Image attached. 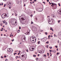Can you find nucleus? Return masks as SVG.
I'll list each match as a JSON object with an SVG mask.
<instances>
[{"instance_id": "obj_34", "label": "nucleus", "mask_w": 61, "mask_h": 61, "mask_svg": "<svg viewBox=\"0 0 61 61\" xmlns=\"http://www.w3.org/2000/svg\"><path fill=\"white\" fill-rule=\"evenodd\" d=\"M49 48L50 49H52V47H50Z\"/></svg>"}, {"instance_id": "obj_40", "label": "nucleus", "mask_w": 61, "mask_h": 61, "mask_svg": "<svg viewBox=\"0 0 61 61\" xmlns=\"http://www.w3.org/2000/svg\"><path fill=\"white\" fill-rule=\"evenodd\" d=\"M46 44H47V43L48 44L49 43V42H48V41H47L46 42Z\"/></svg>"}, {"instance_id": "obj_57", "label": "nucleus", "mask_w": 61, "mask_h": 61, "mask_svg": "<svg viewBox=\"0 0 61 61\" xmlns=\"http://www.w3.org/2000/svg\"><path fill=\"white\" fill-rule=\"evenodd\" d=\"M7 5H8V6H9V5H10L9 4H7Z\"/></svg>"}, {"instance_id": "obj_9", "label": "nucleus", "mask_w": 61, "mask_h": 61, "mask_svg": "<svg viewBox=\"0 0 61 61\" xmlns=\"http://www.w3.org/2000/svg\"><path fill=\"white\" fill-rule=\"evenodd\" d=\"M33 28H34V29H35L34 30L36 31V30H37V29L36 28V27L33 26Z\"/></svg>"}, {"instance_id": "obj_31", "label": "nucleus", "mask_w": 61, "mask_h": 61, "mask_svg": "<svg viewBox=\"0 0 61 61\" xmlns=\"http://www.w3.org/2000/svg\"><path fill=\"white\" fill-rule=\"evenodd\" d=\"M38 9L39 10L38 11H40V8H38Z\"/></svg>"}, {"instance_id": "obj_6", "label": "nucleus", "mask_w": 61, "mask_h": 61, "mask_svg": "<svg viewBox=\"0 0 61 61\" xmlns=\"http://www.w3.org/2000/svg\"><path fill=\"white\" fill-rule=\"evenodd\" d=\"M30 50L31 51H33L35 50V48H33L32 47H30Z\"/></svg>"}, {"instance_id": "obj_61", "label": "nucleus", "mask_w": 61, "mask_h": 61, "mask_svg": "<svg viewBox=\"0 0 61 61\" xmlns=\"http://www.w3.org/2000/svg\"><path fill=\"white\" fill-rule=\"evenodd\" d=\"M4 1H6L7 0H3Z\"/></svg>"}, {"instance_id": "obj_17", "label": "nucleus", "mask_w": 61, "mask_h": 61, "mask_svg": "<svg viewBox=\"0 0 61 61\" xmlns=\"http://www.w3.org/2000/svg\"><path fill=\"white\" fill-rule=\"evenodd\" d=\"M23 39L24 40H25H25H26V38H25V37H24Z\"/></svg>"}, {"instance_id": "obj_10", "label": "nucleus", "mask_w": 61, "mask_h": 61, "mask_svg": "<svg viewBox=\"0 0 61 61\" xmlns=\"http://www.w3.org/2000/svg\"><path fill=\"white\" fill-rule=\"evenodd\" d=\"M15 24H14V25H15H15H17V24H16L17 23V20L15 21Z\"/></svg>"}, {"instance_id": "obj_27", "label": "nucleus", "mask_w": 61, "mask_h": 61, "mask_svg": "<svg viewBox=\"0 0 61 61\" xmlns=\"http://www.w3.org/2000/svg\"><path fill=\"white\" fill-rule=\"evenodd\" d=\"M17 58H19V57H18V56H16V59H17Z\"/></svg>"}, {"instance_id": "obj_50", "label": "nucleus", "mask_w": 61, "mask_h": 61, "mask_svg": "<svg viewBox=\"0 0 61 61\" xmlns=\"http://www.w3.org/2000/svg\"><path fill=\"white\" fill-rule=\"evenodd\" d=\"M55 17V15H53V17Z\"/></svg>"}, {"instance_id": "obj_63", "label": "nucleus", "mask_w": 61, "mask_h": 61, "mask_svg": "<svg viewBox=\"0 0 61 61\" xmlns=\"http://www.w3.org/2000/svg\"><path fill=\"white\" fill-rule=\"evenodd\" d=\"M58 48H57V51H58Z\"/></svg>"}, {"instance_id": "obj_59", "label": "nucleus", "mask_w": 61, "mask_h": 61, "mask_svg": "<svg viewBox=\"0 0 61 61\" xmlns=\"http://www.w3.org/2000/svg\"><path fill=\"white\" fill-rule=\"evenodd\" d=\"M47 1L48 2H49V0H47Z\"/></svg>"}, {"instance_id": "obj_60", "label": "nucleus", "mask_w": 61, "mask_h": 61, "mask_svg": "<svg viewBox=\"0 0 61 61\" xmlns=\"http://www.w3.org/2000/svg\"><path fill=\"white\" fill-rule=\"evenodd\" d=\"M59 40H58V43H59Z\"/></svg>"}, {"instance_id": "obj_32", "label": "nucleus", "mask_w": 61, "mask_h": 61, "mask_svg": "<svg viewBox=\"0 0 61 61\" xmlns=\"http://www.w3.org/2000/svg\"><path fill=\"white\" fill-rule=\"evenodd\" d=\"M60 54V53L59 52V53L57 52V54L58 55V54Z\"/></svg>"}, {"instance_id": "obj_58", "label": "nucleus", "mask_w": 61, "mask_h": 61, "mask_svg": "<svg viewBox=\"0 0 61 61\" xmlns=\"http://www.w3.org/2000/svg\"><path fill=\"white\" fill-rule=\"evenodd\" d=\"M1 4H2V5H3V3H1Z\"/></svg>"}, {"instance_id": "obj_62", "label": "nucleus", "mask_w": 61, "mask_h": 61, "mask_svg": "<svg viewBox=\"0 0 61 61\" xmlns=\"http://www.w3.org/2000/svg\"><path fill=\"white\" fill-rule=\"evenodd\" d=\"M52 2H51V3H50V5H51V4H52Z\"/></svg>"}, {"instance_id": "obj_18", "label": "nucleus", "mask_w": 61, "mask_h": 61, "mask_svg": "<svg viewBox=\"0 0 61 61\" xmlns=\"http://www.w3.org/2000/svg\"><path fill=\"white\" fill-rule=\"evenodd\" d=\"M24 58L23 59V61H25V59H26V58L25 57H24Z\"/></svg>"}, {"instance_id": "obj_20", "label": "nucleus", "mask_w": 61, "mask_h": 61, "mask_svg": "<svg viewBox=\"0 0 61 61\" xmlns=\"http://www.w3.org/2000/svg\"><path fill=\"white\" fill-rule=\"evenodd\" d=\"M50 30H52V31H53V29H52L51 27H50Z\"/></svg>"}, {"instance_id": "obj_11", "label": "nucleus", "mask_w": 61, "mask_h": 61, "mask_svg": "<svg viewBox=\"0 0 61 61\" xmlns=\"http://www.w3.org/2000/svg\"><path fill=\"white\" fill-rule=\"evenodd\" d=\"M42 41H46V40L45 39V38H44L43 39H42L41 40Z\"/></svg>"}, {"instance_id": "obj_14", "label": "nucleus", "mask_w": 61, "mask_h": 61, "mask_svg": "<svg viewBox=\"0 0 61 61\" xmlns=\"http://www.w3.org/2000/svg\"><path fill=\"white\" fill-rule=\"evenodd\" d=\"M23 18H21V23H22V24H23Z\"/></svg>"}, {"instance_id": "obj_35", "label": "nucleus", "mask_w": 61, "mask_h": 61, "mask_svg": "<svg viewBox=\"0 0 61 61\" xmlns=\"http://www.w3.org/2000/svg\"><path fill=\"white\" fill-rule=\"evenodd\" d=\"M58 5H59V6H60V3H58Z\"/></svg>"}, {"instance_id": "obj_24", "label": "nucleus", "mask_w": 61, "mask_h": 61, "mask_svg": "<svg viewBox=\"0 0 61 61\" xmlns=\"http://www.w3.org/2000/svg\"><path fill=\"white\" fill-rule=\"evenodd\" d=\"M61 21V20H58V23H60V22Z\"/></svg>"}, {"instance_id": "obj_23", "label": "nucleus", "mask_w": 61, "mask_h": 61, "mask_svg": "<svg viewBox=\"0 0 61 61\" xmlns=\"http://www.w3.org/2000/svg\"><path fill=\"white\" fill-rule=\"evenodd\" d=\"M3 23H0V25H1V26H2V25H3Z\"/></svg>"}, {"instance_id": "obj_38", "label": "nucleus", "mask_w": 61, "mask_h": 61, "mask_svg": "<svg viewBox=\"0 0 61 61\" xmlns=\"http://www.w3.org/2000/svg\"><path fill=\"white\" fill-rule=\"evenodd\" d=\"M4 57H5V58L6 57V55H5L4 56Z\"/></svg>"}, {"instance_id": "obj_44", "label": "nucleus", "mask_w": 61, "mask_h": 61, "mask_svg": "<svg viewBox=\"0 0 61 61\" xmlns=\"http://www.w3.org/2000/svg\"><path fill=\"white\" fill-rule=\"evenodd\" d=\"M55 47H56V48H57L58 47L57 46H55Z\"/></svg>"}, {"instance_id": "obj_19", "label": "nucleus", "mask_w": 61, "mask_h": 61, "mask_svg": "<svg viewBox=\"0 0 61 61\" xmlns=\"http://www.w3.org/2000/svg\"><path fill=\"white\" fill-rule=\"evenodd\" d=\"M56 52V51L55 50H54V51H52V52H53V53H55Z\"/></svg>"}, {"instance_id": "obj_36", "label": "nucleus", "mask_w": 61, "mask_h": 61, "mask_svg": "<svg viewBox=\"0 0 61 61\" xmlns=\"http://www.w3.org/2000/svg\"><path fill=\"white\" fill-rule=\"evenodd\" d=\"M47 55H48V56H49V53H47Z\"/></svg>"}, {"instance_id": "obj_5", "label": "nucleus", "mask_w": 61, "mask_h": 61, "mask_svg": "<svg viewBox=\"0 0 61 61\" xmlns=\"http://www.w3.org/2000/svg\"><path fill=\"white\" fill-rule=\"evenodd\" d=\"M7 51L9 52H13V50L12 49H10L9 48H8Z\"/></svg>"}, {"instance_id": "obj_33", "label": "nucleus", "mask_w": 61, "mask_h": 61, "mask_svg": "<svg viewBox=\"0 0 61 61\" xmlns=\"http://www.w3.org/2000/svg\"><path fill=\"white\" fill-rule=\"evenodd\" d=\"M45 34H46V35H47V32H45Z\"/></svg>"}, {"instance_id": "obj_22", "label": "nucleus", "mask_w": 61, "mask_h": 61, "mask_svg": "<svg viewBox=\"0 0 61 61\" xmlns=\"http://www.w3.org/2000/svg\"><path fill=\"white\" fill-rule=\"evenodd\" d=\"M6 22V21H3V24H5V23Z\"/></svg>"}, {"instance_id": "obj_41", "label": "nucleus", "mask_w": 61, "mask_h": 61, "mask_svg": "<svg viewBox=\"0 0 61 61\" xmlns=\"http://www.w3.org/2000/svg\"><path fill=\"white\" fill-rule=\"evenodd\" d=\"M19 29H20L21 28V27H20V26L19 27Z\"/></svg>"}, {"instance_id": "obj_21", "label": "nucleus", "mask_w": 61, "mask_h": 61, "mask_svg": "<svg viewBox=\"0 0 61 61\" xmlns=\"http://www.w3.org/2000/svg\"><path fill=\"white\" fill-rule=\"evenodd\" d=\"M10 37H11V36H13V35L11 34L10 35Z\"/></svg>"}, {"instance_id": "obj_1", "label": "nucleus", "mask_w": 61, "mask_h": 61, "mask_svg": "<svg viewBox=\"0 0 61 61\" xmlns=\"http://www.w3.org/2000/svg\"><path fill=\"white\" fill-rule=\"evenodd\" d=\"M53 20L52 18H51L49 19L48 21V22L49 24H51L53 23Z\"/></svg>"}, {"instance_id": "obj_56", "label": "nucleus", "mask_w": 61, "mask_h": 61, "mask_svg": "<svg viewBox=\"0 0 61 61\" xmlns=\"http://www.w3.org/2000/svg\"><path fill=\"white\" fill-rule=\"evenodd\" d=\"M43 3H44V4H46V3H45V2H43Z\"/></svg>"}, {"instance_id": "obj_15", "label": "nucleus", "mask_w": 61, "mask_h": 61, "mask_svg": "<svg viewBox=\"0 0 61 61\" xmlns=\"http://www.w3.org/2000/svg\"><path fill=\"white\" fill-rule=\"evenodd\" d=\"M25 35H29V34H30V33H29V32H26V33H25Z\"/></svg>"}, {"instance_id": "obj_7", "label": "nucleus", "mask_w": 61, "mask_h": 61, "mask_svg": "<svg viewBox=\"0 0 61 61\" xmlns=\"http://www.w3.org/2000/svg\"><path fill=\"white\" fill-rule=\"evenodd\" d=\"M52 4L51 5V6H52V7H54V5H56V4L55 3H51Z\"/></svg>"}, {"instance_id": "obj_2", "label": "nucleus", "mask_w": 61, "mask_h": 61, "mask_svg": "<svg viewBox=\"0 0 61 61\" xmlns=\"http://www.w3.org/2000/svg\"><path fill=\"white\" fill-rule=\"evenodd\" d=\"M7 16V14H3L2 15L1 17L3 19H4L5 18L6 16V17H8V16Z\"/></svg>"}, {"instance_id": "obj_29", "label": "nucleus", "mask_w": 61, "mask_h": 61, "mask_svg": "<svg viewBox=\"0 0 61 61\" xmlns=\"http://www.w3.org/2000/svg\"><path fill=\"white\" fill-rule=\"evenodd\" d=\"M40 41H39L38 42V44H40Z\"/></svg>"}, {"instance_id": "obj_49", "label": "nucleus", "mask_w": 61, "mask_h": 61, "mask_svg": "<svg viewBox=\"0 0 61 61\" xmlns=\"http://www.w3.org/2000/svg\"><path fill=\"white\" fill-rule=\"evenodd\" d=\"M1 57V58H3L4 57H3V56H2Z\"/></svg>"}, {"instance_id": "obj_51", "label": "nucleus", "mask_w": 61, "mask_h": 61, "mask_svg": "<svg viewBox=\"0 0 61 61\" xmlns=\"http://www.w3.org/2000/svg\"><path fill=\"white\" fill-rule=\"evenodd\" d=\"M50 35H49L48 36V37H49V38H50Z\"/></svg>"}, {"instance_id": "obj_64", "label": "nucleus", "mask_w": 61, "mask_h": 61, "mask_svg": "<svg viewBox=\"0 0 61 61\" xmlns=\"http://www.w3.org/2000/svg\"><path fill=\"white\" fill-rule=\"evenodd\" d=\"M50 17V16H47V17Z\"/></svg>"}, {"instance_id": "obj_54", "label": "nucleus", "mask_w": 61, "mask_h": 61, "mask_svg": "<svg viewBox=\"0 0 61 61\" xmlns=\"http://www.w3.org/2000/svg\"><path fill=\"white\" fill-rule=\"evenodd\" d=\"M25 6V4H24V6Z\"/></svg>"}, {"instance_id": "obj_3", "label": "nucleus", "mask_w": 61, "mask_h": 61, "mask_svg": "<svg viewBox=\"0 0 61 61\" xmlns=\"http://www.w3.org/2000/svg\"><path fill=\"white\" fill-rule=\"evenodd\" d=\"M32 37H32V39L33 40H32V41H33V43H35L36 41V37L34 36H32Z\"/></svg>"}, {"instance_id": "obj_39", "label": "nucleus", "mask_w": 61, "mask_h": 61, "mask_svg": "<svg viewBox=\"0 0 61 61\" xmlns=\"http://www.w3.org/2000/svg\"><path fill=\"white\" fill-rule=\"evenodd\" d=\"M7 25V23L6 22L5 23V25Z\"/></svg>"}, {"instance_id": "obj_37", "label": "nucleus", "mask_w": 61, "mask_h": 61, "mask_svg": "<svg viewBox=\"0 0 61 61\" xmlns=\"http://www.w3.org/2000/svg\"><path fill=\"white\" fill-rule=\"evenodd\" d=\"M36 10H37V11H38V10H39L38 8L36 9Z\"/></svg>"}, {"instance_id": "obj_45", "label": "nucleus", "mask_w": 61, "mask_h": 61, "mask_svg": "<svg viewBox=\"0 0 61 61\" xmlns=\"http://www.w3.org/2000/svg\"><path fill=\"white\" fill-rule=\"evenodd\" d=\"M11 41H12V42H13L14 41V39L12 40Z\"/></svg>"}, {"instance_id": "obj_42", "label": "nucleus", "mask_w": 61, "mask_h": 61, "mask_svg": "<svg viewBox=\"0 0 61 61\" xmlns=\"http://www.w3.org/2000/svg\"><path fill=\"white\" fill-rule=\"evenodd\" d=\"M35 19L36 20H37V18H35Z\"/></svg>"}, {"instance_id": "obj_43", "label": "nucleus", "mask_w": 61, "mask_h": 61, "mask_svg": "<svg viewBox=\"0 0 61 61\" xmlns=\"http://www.w3.org/2000/svg\"><path fill=\"white\" fill-rule=\"evenodd\" d=\"M15 16H17V14H16H16H15Z\"/></svg>"}, {"instance_id": "obj_55", "label": "nucleus", "mask_w": 61, "mask_h": 61, "mask_svg": "<svg viewBox=\"0 0 61 61\" xmlns=\"http://www.w3.org/2000/svg\"><path fill=\"white\" fill-rule=\"evenodd\" d=\"M34 2H36V0H34Z\"/></svg>"}, {"instance_id": "obj_16", "label": "nucleus", "mask_w": 61, "mask_h": 61, "mask_svg": "<svg viewBox=\"0 0 61 61\" xmlns=\"http://www.w3.org/2000/svg\"><path fill=\"white\" fill-rule=\"evenodd\" d=\"M43 9L42 8H40V11L42 12V11H43Z\"/></svg>"}, {"instance_id": "obj_28", "label": "nucleus", "mask_w": 61, "mask_h": 61, "mask_svg": "<svg viewBox=\"0 0 61 61\" xmlns=\"http://www.w3.org/2000/svg\"><path fill=\"white\" fill-rule=\"evenodd\" d=\"M31 24H34V23L33 22V21H31Z\"/></svg>"}, {"instance_id": "obj_47", "label": "nucleus", "mask_w": 61, "mask_h": 61, "mask_svg": "<svg viewBox=\"0 0 61 61\" xmlns=\"http://www.w3.org/2000/svg\"><path fill=\"white\" fill-rule=\"evenodd\" d=\"M3 29H4V28H2V30H1V31H3Z\"/></svg>"}, {"instance_id": "obj_25", "label": "nucleus", "mask_w": 61, "mask_h": 61, "mask_svg": "<svg viewBox=\"0 0 61 61\" xmlns=\"http://www.w3.org/2000/svg\"><path fill=\"white\" fill-rule=\"evenodd\" d=\"M6 5V4H5L4 5V7H5Z\"/></svg>"}, {"instance_id": "obj_12", "label": "nucleus", "mask_w": 61, "mask_h": 61, "mask_svg": "<svg viewBox=\"0 0 61 61\" xmlns=\"http://www.w3.org/2000/svg\"><path fill=\"white\" fill-rule=\"evenodd\" d=\"M20 58L22 60H23V55H21V57Z\"/></svg>"}, {"instance_id": "obj_52", "label": "nucleus", "mask_w": 61, "mask_h": 61, "mask_svg": "<svg viewBox=\"0 0 61 61\" xmlns=\"http://www.w3.org/2000/svg\"><path fill=\"white\" fill-rule=\"evenodd\" d=\"M20 52H19V53H18V55H19V54H20Z\"/></svg>"}, {"instance_id": "obj_13", "label": "nucleus", "mask_w": 61, "mask_h": 61, "mask_svg": "<svg viewBox=\"0 0 61 61\" xmlns=\"http://www.w3.org/2000/svg\"><path fill=\"white\" fill-rule=\"evenodd\" d=\"M44 51H40V53L41 54H42L43 53H43H44ZM42 52L43 53H42Z\"/></svg>"}, {"instance_id": "obj_8", "label": "nucleus", "mask_w": 61, "mask_h": 61, "mask_svg": "<svg viewBox=\"0 0 61 61\" xmlns=\"http://www.w3.org/2000/svg\"><path fill=\"white\" fill-rule=\"evenodd\" d=\"M58 13L60 15H61V10H58L57 11Z\"/></svg>"}, {"instance_id": "obj_46", "label": "nucleus", "mask_w": 61, "mask_h": 61, "mask_svg": "<svg viewBox=\"0 0 61 61\" xmlns=\"http://www.w3.org/2000/svg\"><path fill=\"white\" fill-rule=\"evenodd\" d=\"M15 54H17V53H15V54H14V55H15Z\"/></svg>"}, {"instance_id": "obj_53", "label": "nucleus", "mask_w": 61, "mask_h": 61, "mask_svg": "<svg viewBox=\"0 0 61 61\" xmlns=\"http://www.w3.org/2000/svg\"><path fill=\"white\" fill-rule=\"evenodd\" d=\"M26 51H27V52H28V50H26Z\"/></svg>"}, {"instance_id": "obj_30", "label": "nucleus", "mask_w": 61, "mask_h": 61, "mask_svg": "<svg viewBox=\"0 0 61 61\" xmlns=\"http://www.w3.org/2000/svg\"><path fill=\"white\" fill-rule=\"evenodd\" d=\"M44 57H45H45H46V55H44Z\"/></svg>"}, {"instance_id": "obj_48", "label": "nucleus", "mask_w": 61, "mask_h": 61, "mask_svg": "<svg viewBox=\"0 0 61 61\" xmlns=\"http://www.w3.org/2000/svg\"><path fill=\"white\" fill-rule=\"evenodd\" d=\"M17 31V32L18 33H19L20 32V31Z\"/></svg>"}, {"instance_id": "obj_4", "label": "nucleus", "mask_w": 61, "mask_h": 61, "mask_svg": "<svg viewBox=\"0 0 61 61\" xmlns=\"http://www.w3.org/2000/svg\"><path fill=\"white\" fill-rule=\"evenodd\" d=\"M17 2L18 4L20 5L21 3V0H17Z\"/></svg>"}, {"instance_id": "obj_26", "label": "nucleus", "mask_w": 61, "mask_h": 61, "mask_svg": "<svg viewBox=\"0 0 61 61\" xmlns=\"http://www.w3.org/2000/svg\"><path fill=\"white\" fill-rule=\"evenodd\" d=\"M49 51H50V53H51V52H52V51L51 50H49Z\"/></svg>"}]
</instances>
